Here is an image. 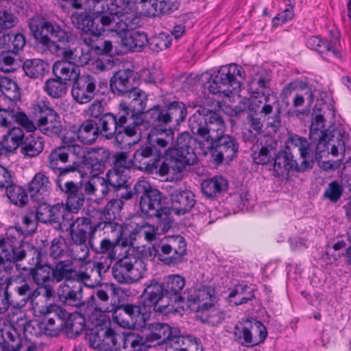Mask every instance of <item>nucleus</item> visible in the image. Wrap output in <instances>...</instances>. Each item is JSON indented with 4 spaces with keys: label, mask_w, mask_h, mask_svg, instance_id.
Instances as JSON below:
<instances>
[{
    "label": "nucleus",
    "mask_w": 351,
    "mask_h": 351,
    "mask_svg": "<svg viewBox=\"0 0 351 351\" xmlns=\"http://www.w3.org/2000/svg\"><path fill=\"white\" fill-rule=\"evenodd\" d=\"M160 261L168 266H175L182 262L186 253V243L183 237L173 235L161 241L156 251Z\"/></svg>",
    "instance_id": "nucleus-9"
},
{
    "label": "nucleus",
    "mask_w": 351,
    "mask_h": 351,
    "mask_svg": "<svg viewBox=\"0 0 351 351\" xmlns=\"http://www.w3.org/2000/svg\"><path fill=\"white\" fill-rule=\"evenodd\" d=\"M169 217H172V213L181 215L189 213L196 202L194 194L186 189L174 190L169 194Z\"/></svg>",
    "instance_id": "nucleus-21"
},
{
    "label": "nucleus",
    "mask_w": 351,
    "mask_h": 351,
    "mask_svg": "<svg viewBox=\"0 0 351 351\" xmlns=\"http://www.w3.org/2000/svg\"><path fill=\"white\" fill-rule=\"evenodd\" d=\"M99 128L93 120H86L81 124L77 131V138L85 144L94 143L99 136Z\"/></svg>",
    "instance_id": "nucleus-48"
},
{
    "label": "nucleus",
    "mask_w": 351,
    "mask_h": 351,
    "mask_svg": "<svg viewBox=\"0 0 351 351\" xmlns=\"http://www.w3.org/2000/svg\"><path fill=\"white\" fill-rule=\"evenodd\" d=\"M120 111L115 115L112 113H106L99 119L101 125L100 132L103 134L106 138H112L118 134V130L122 124H126L128 116L130 115V109L128 108L127 103L122 101L119 104Z\"/></svg>",
    "instance_id": "nucleus-16"
},
{
    "label": "nucleus",
    "mask_w": 351,
    "mask_h": 351,
    "mask_svg": "<svg viewBox=\"0 0 351 351\" xmlns=\"http://www.w3.org/2000/svg\"><path fill=\"white\" fill-rule=\"evenodd\" d=\"M274 101L269 103V97H265V104L261 106L262 101L257 99H252L248 103V113H254L258 115V112L268 121L267 125L276 131L280 126V108L278 107L276 111L274 112L275 106H278V99L274 97Z\"/></svg>",
    "instance_id": "nucleus-14"
},
{
    "label": "nucleus",
    "mask_w": 351,
    "mask_h": 351,
    "mask_svg": "<svg viewBox=\"0 0 351 351\" xmlns=\"http://www.w3.org/2000/svg\"><path fill=\"white\" fill-rule=\"evenodd\" d=\"M243 74L242 67L236 64L222 66L211 75L208 89L213 95L230 97L233 93L239 92L241 83L237 77L243 79Z\"/></svg>",
    "instance_id": "nucleus-6"
},
{
    "label": "nucleus",
    "mask_w": 351,
    "mask_h": 351,
    "mask_svg": "<svg viewBox=\"0 0 351 351\" xmlns=\"http://www.w3.org/2000/svg\"><path fill=\"white\" fill-rule=\"evenodd\" d=\"M307 169L302 163L299 165L291 153L282 151L275 156L273 170L276 177L287 178L290 171H304Z\"/></svg>",
    "instance_id": "nucleus-23"
},
{
    "label": "nucleus",
    "mask_w": 351,
    "mask_h": 351,
    "mask_svg": "<svg viewBox=\"0 0 351 351\" xmlns=\"http://www.w3.org/2000/svg\"><path fill=\"white\" fill-rule=\"evenodd\" d=\"M145 289L141 295L144 304L154 307L156 311L168 314L173 309V305L169 303L165 296L164 287L156 280H152L145 284Z\"/></svg>",
    "instance_id": "nucleus-11"
},
{
    "label": "nucleus",
    "mask_w": 351,
    "mask_h": 351,
    "mask_svg": "<svg viewBox=\"0 0 351 351\" xmlns=\"http://www.w3.org/2000/svg\"><path fill=\"white\" fill-rule=\"evenodd\" d=\"M84 156L82 145L71 143L59 146L48 156L49 167L60 178L77 171Z\"/></svg>",
    "instance_id": "nucleus-5"
},
{
    "label": "nucleus",
    "mask_w": 351,
    "mask_h": 351,
    "mask_svg": "<svg viewBox=\"0 0 351 351\" xmlns=\"http://www.w3.org/2000/svg\"><path fill=\"white\" fill-rule=\"evenodd\" d=\"M153 151L152 147L147 146L138 149L133 154V166L149 173L156 172L159 160L156 158H151Z\"/></svg>",
    "instance_id": "nucleus-30"
},
{
    "label": "nucleus",
    "mask_w": 351,
    "mask_h": 351,
    "mask_svg": "<svg viewBox=\"0 0 351 351\" xmlns=\"http://www.w3.org/2000/svg\"><path fill=\"white\" fill-rule=\"evenodd\" d=\"M228 188V181L221 176L204 180L202 183L203 193L208 197H217Z\"/></svg>",
    "instance_id": "nucleus-45"
},
{
    "label": "nucleus",
    "mask_w": 351,
    "mask_h": 351,
    "mask_svg": "<svg viewBox=\"0 0 351 351\" xmlns=\"http://www.w3.org/2000/svg\"><path fill=\"white\" fill-rule=\"evenodd\" d=\"M166 124L176 121L177 124L184 121L187 110L185 104L181 101H173L164 108Z\"/></svg>",
    "instance_id": "nucleus-47"
},
{
    "label": "nucleus",
    "mask_w": 351,
    "mask_h": 351,
    "mask_svg": "<svg viewBox=\"0 0 351 351\" xmlns=\"http://www.w3.org/2000/svg\"><path fill=\"white\" fill-rule=\"evenodd\" d=\"M95 78L90 75H81L73 84L71 95L79 104H86L92 101L99 90Z\"/></svg>",
    "instance_id": "nucleus-17"
},
{
    "label": "nucleus",
    "mask_w": 351,
    "mask_h": 351,
    "mask_svg": "<svg viewBox=\"0 0 351 351\" xmlns=\"http://www.w3.org/2000/svg\"><path fill=\"white\" fill-rule=\"evenodd\" d=\"M73 25L77 29H81L82 32L89 30L90 27L99 23L104 25H109L112 21L110 17L102 16L92 18L86 14L85 12L73 13L71 16Z\"/></svg>",
    "instance_id": "nucleus-37"
},
{
    "label": "nucleus",
    "mask_w": 351,
    "mask_h": 351,
    "mask_svg": "<svg viewBox=\"0 0 351 351\" xmlns=\"http://www.w3.org/2000/svg\"><path fill=\"white\" fill-rule=\"evenodd\" d=\"M131 99L130 107V112L134 113V116H141L147 105V94L140 88L132 89L126 95Z\"/></svg>",
    "instance_id": "nucleus-49"
},
{
    "label": "nucleus",
    "mask_w": 351,
    "mask_h": 351,
    "mask_svg": "<svg viewBox=\"0 0 351 351\" xmlns=\"http://www.w3.org/2000/svg\"><path fill=\"white\" fill-rule=\"evenodd\" d=\"M126 312L128 313L130 328H137L145 326L149 317L148 310L146 306L126 304Z\"/></svg>",
    "instance_id": "nucleus-41"
},
{
    "label": "nucleus",
    "mask_w": 351,
    "mask_h": 351,
    "mask_svg": "<svg viewBox=\"0 0 351 351\" xmlns=\"http://www.w3.org/2000/svg\"><path fill=\"white\" fill-rule=\"evenodd\" d=\"M289 143L290 146L298 148L302 163L310 168L315 161V154L313 152V145L309 143L306 138L300 136L297 134H290L289 136Z\"/></svg>",
    "instance_id": "nucleus-32"
},
{
    "label": "nucleus",
    "mask_w": 351,
    "mask_h": 351,
    "mask_svg": "<svg viewBox=\"0 0 351 351\" xmlns=\"http://www.w3.org/2000/svg\"><path fill=\"white\" fill-rule=\"evenodd\" d=\"M185 285V279L178 274L170 275L167 277L165 282L162 285L169 303L176 302L180 298V293Z\"/></svg>",
    "instance_id": "nucleus-35"
},
{
    "label": "nucleus",
    "mask_w": 351,
    "mask_h": 351,
    "mask_svg": "<svg viewBox=\"0 0 351 351\" xmlns=\"http://www.w3.org/2000/svg\"><path fill=\"white\" fill-rule=\"evenodd\" d=\"M134 71L130 69L119 70L112 77L110 86L113 93L118 95H127L132 89Z\"/></svg>",
    "instance_id": "nucleus-29"
},
{
    "label": "nucleus",
    "mask_w": 351,
    "mask_h": 351,
    "mask_svg": "<svg viewBox=\"0 0 351 351\" xmlns=\"http://www.w3.org/2000/svg\"><path fill=\"white\" fill-rule=\"evenodd\" d=\"M238 148V143L233 137L223 135L215 141L208 154H211L217 163H221L224 160H232L236 156Z\"/></svg>",
    "instance_id": "nucleus-22"
},
{
    "label": "nucleus",
    "mask_w": 351,
    "mask_h": 351,
    "mask_svg": "<svg viewBox=\"0 0 351 351\" xmlns=\"http://www.w3.org/2000/svg\"><path fill=\"white\" fill-rule=\"evenodd\" d=\"M141 3H149V14L156 16L168 14L178 8L176 0H141Z\"/></svg>",
    "instance_id": "nucleus-46"
},
{
    "label": "nucleus",
    "mask_w": 351,
    "mask_h": 351,
    "mask_svg": "<svg viewBox=\"0 0 351 351\" xmlns=\"http://www.w3.org/2000/svg\"><path fill=\"white\" fill-rule=\"evenodd\" d=\"M34 282L40 287H43L44 297L50 300L53 297L54 291L51 282L54 281L53 277V267L48 265H43L32 268L29 272Z\"/></svg>",
    "instance_id": "nucleus-24"
},
{
    "label": "nucleus",
    "mask_w": 351,
    "mask_h": 351,
    "mask_svg": "<svg viewBox=\"0 0 351 351\" xmlns=\"http://www.w3.org/2000/svg\"><path fill=\"white\" fill-rule=\"evenodd\" d=\"M306 45L309 49L320 53L326 60L330 61L331 57L341 58L339 51L332 45L331 43L319 36H308L306 38Z\"/></svg>",
    "instance_id": "nucleus-33"
},
{
    "label": "nucleus",
    "mask_w": 351,
    "mask_h": 351,
    "mask_svg": "<svg viewBox=\"0 0 351 351\" xmlns=\"http://www.w3.org/2000/svg\"><path fill=\"white\" fill-rule=\"evenodd\" d=\"M215 299V291L208 287L191 289L186 295L188 302L197 305V312H206L208 307L214 305Z\"/></svg>",
    "instance_id": "nucleus-26"
},
{
    "label": "nucleus",
    "mask_w": 351,
    "mask_h": 351,
    "mask_svg": "<svg viewBox=\"0 0 351 351\" xmlns=\"http://www.w3.org/2000/svg\"><path fill=\"white\" fill-rule=\"evenodd\" d=\"M44 145L41 138L32 134L25 138L21 145V152L26 157L38 156L43 150Z\"/></svg>",
    "instance_id": "nucleus-50"
},
{
    "label": "nucleus",
    "mask_w": 351,
    "mask_h": 351,
    "mask_svg": "<svg viewBox=\"0 0 351 351\" xmlns=\"http://www.w3.org/2000/svg\"><path fill=\"white\" fill-rule=\"evenodd\" d=\"M0 90L5 97L12 101H16L20 98V89L17 84L8 77L1 78Z\"/></svg>",
    "instance_id": "nucleus-62"
},
{
    "label": "nucleus",
    "mask_w": 351,
    "mask_h": 351,
    "mask_svg": "<svg viewBox=\"0 0 351 351\" xmlns=\"http://www.w3.org/2000/svg\"><path fill=\"white\" fill-rule=\"evenodd\" d=\"M57 184L66 198V208L71 212L77 213L84 204V185L80 182L73 181H67L62 184L60 178L58 179Z\"/></svg>",
    "instance_id": "nucleus-15"
},
{
    "label": "nucleus",
    "mask_w": 351,
    "mask_h": 351,
    "mask_svg": "<svg viewBox=\"0 0 351 351\" xmlns=\"http://www.w3.org/2000/svg\"><path fill=\"white\" fill-rule=\"evenodd\" d=\"M25 139V133L20 127H12L3 134L1 141V145L6 152L16 150Z\"/></svg>",
    "instance_id": "nucleus-43"
},
{
    "label": "nucleus",
    "mask_w": 351,
    "mask_h": 351,
    "mask_svg": "<svg viewBox=\"0 0 351 351\" xmlns=\"http://www.w3.org/2000/svg\"><path fill=\"white\" fill-rule=\"evenodd\" d=\"M48 69V64L41 59L26 60L23 64L25 74L30 78L36 79L44 75Z\"/></svg>",
    "instance_id": "nucleus-51"
},
{
    "label": "nucleus",
    "mask_w": 351,
    "mask_h": 351,
    "mask_svg": "<svg viewBox=\"0 0 351 351\" xmlns=\"http://www.w3.org/2000/svg\"><path fill=\"white\" fill-rule=\"evenodd\" d=\"M130 112L128 122L126 124H122L118 130V134L115 136V140L119 141V138H122V134H125L129 137L135 136L138 132L141 133V127L147 125L145 122L142 116H134V113Z\"/></svg>",
    "instance_id": "nucleus-44"
},
{
    "label": "nucleus",
    "mask_w": 351,
    "mask_h": 351,
    "mask_svg": "<svg viewBox=\"0 0 351 351\" xmlns=\"http://www.w3.org/2000/svg\"><path fill=\"white\" fill-rule=\"evenodd\" d=\"M197 154L203 155L197 136L192 137L189 133L182 132L178 136L173 147L166 151L165 160L169 162L174 172L180 173L186 166L195 164Z\"/></svg>",
    "instance_id": "nucleus-4"
},
{
    "label": "nucleus",
    "mask_w": 351,
    "mask_h": 351,
    "mask_svg": "<svg viewBox=\"0 0 351 351\" xmlns=\"http://www.w3.org/2000/svg\"><path fill=\"white\" fill-rule=\"evenodd\" d=\"M317 143L313 152L315 154V160L322 158V154L330 149L332 156H337L339 153H344L346 150L344 135L338 130L332 131L331 134L322 138L320 140H312Z\"/></svg>",
    "instance_id": "nucleus-19"
},
{
    "label": "nucleus",
    "mask_w": 351,
    "mask_h": 351,
    "mask_svg": "<svg viewBox=\"0 0 351 351\" xmlns=\"http://www.w3.org/2000/svg\"><path fill=\"white\" fill-rule=\"evenodd\" d=\"M15 232V229L10 227L5 234H0V269L6 272L12 270L15 263L26 256L23 242Z\"/></svg>",
    "instance_id": "nucleus-8"
},
{
    "label": "nucleus",
    "mask_w": 351,
    "mask_h": 351,
    "mask_svg": "<svg viewBox=\"0 0 351 351\" xmlns=\"http://www.w3.org/2000/svg\"><path fill=\"white\" fill-rule=\"evenodd\" d=\"M109 297L107 292L103 289H96L86 301L87 311L85 315L90 316L89 312L93 310H98L99 312H109L108 307L101 306L97 303V300H99L103 302L108 301Z\"/></svg>",
    "instance_id": "nucleus-56"
},
{
    "label": "nucleus",
    "mask_w": 351,
    "mask_h": 351,
    "mask_svg": "<svg viewBox=\"0 0 351 351\" xmlns=\"http://www.w3.org/2000/svg\"><path fill=\"white\" fill-rule=\"evenodd\" d=\"M324 113L315 114L312 119L310 127L309 137L311 140H320L322 138L331 134L325 125L326 119Z\"/></svg>",
    "instance_id": "nucleus-52"
},
{
    "label": "nucleus",
    "mask_w": 351,
    "mask_h": 351,
    "mask_svg": "<svg viewBox=\"0 0 351 351\" xmlns=\"http://www.w3.org/2000/svg\"><path fill=\"white\" fill-rule=\"evenodd\" d=\"M6 195L10 202L16 206H23L28 200L27 192L22 186L13 182L6 189Z\"/></svg>",
    "instance_id": "nucleus-59"
},
{
    "label": "nucleus",
    "mask_w": 351,
    "mask_h": 351,
    "mask_svg": "<svg viewBox=\"0 0 351 351\" xmlns=\"http://www.w3.org/2000/svg\"><path fill=\"white\" fill-rule=\"evenodd\" d=\"M84 156L80 164L86 163L91 169L90 173L97 176L102 173L106 162L110 156L108 150L104 147L87 149L83 146Z\"/></svg>",
    "instance_id": "nucleus-25"
},
{
    "label": "nucleus",
    "mask_w": 351,
    "mask_h": 351,
    "mask_svg": "<svg viewBox=\"0 0 351 351\" xmlns=\"http://www.w3.org/2000/svg\"><path fill=\"white\" fill-rule=\"evenodd\" d=\"M136 24L137 21H135V24L132 27L123 31H116L120 34L117 39V46H115L117 55L141 51L148 43L147 36L144 32L132 30Z\"/></svg>",
    "instance_id": "nucleus-12"
},
{
    "label": "nucleus",
    "mask_w": 351,
    "mask_h": 351,
    "mask_svg": "<svg viewBox=\"0 0 351 351\" xmlns=\"http://www.w3.org/2000/svg\"><path fill=\"white\" fill-rule=\"evenodd\" d=\"M125 171L112 168L106 173V180L112 189L118 191L121 188H127V176Z\"/></svg>",
    "instance_id": "nucleus-61"
},
{
    "label": "nucleus",
    "mask_w": 351,
    "mask_h": 351,
    "mask_svg": "<svg viewBox=\"0 0 351 351\" xmlns=\"http://www.w3.org/2000/svg\"><path fill=\"white\" fill-rule=\"evenodd\" d=\"M53 73L56 77L63 82H73L80 77V71L72 62L63 60L58 61L53 66Z\"/></svg>",
    "instance_id": "nucleus-39"
},
{
    "label": "nucleus",
    "mask_w": 351,
    "mask_h": 351,
    "mask_svg": "<svg viewBox=\"0 0 351 351\" xmlns=\"http://www.w3.org/2000/svg\"><path fill=\"white\" fill-rule=\"evenodd\" d=\"M117 243L111 241L108 238H104L101 240L99 245H95L93 242L90 240L89 244L91 249L97 254H101L105 258V265L103 263H98V267L101 269H108L112 261L117 258Z\"/></svg>",
    "instance_id": "nucleus-31"
},
{
    "label": "nucleus",
    "mask_w": 351,
    "mask_h": 351,
    "mask_svg": "<svg viewBox=\"0 0 351 351\" xmlns=\"http://www.w3.org/2000/svg\"><path fill=\"white\" fill-rule=\"evenodd\" d=\"M11 282L10 279L6 278L4 280H0V315L5 313L10 306H20L18 303L10 300V294L8 291Z\"/></svg>",
    "instance_id": "nucleus-58"
},
{
    "label": "nucleus",
    "mask_w": 351,
    "mask_h": 351,
    "mask_svg": "<svg viewBox=\"0 0 351 351\" xmlns=\"http://www.w3.org/2000/svg\"><path fill=\"white\" fill-rule=\"evenodd\" d=\"M106 178L93 175V177L84 184V191L87 195H93L104 198L111 191Z\"/></svg>",
    "instance_id": "nucleus-42"
},
{
    "label": "nucleus",
    "mask_w": 351,
    "mask_h": 351,
    "mask_svg": "<svg viewBox=\"0 0 351 351\" xmlns=\"http://www.w3.org/2000/svg\"><path fill=\"white\" fill-rule=\"evenodd\" d=\"M101 225L104 226V223L98 225L93 223L88 217H77L70 225L72 241L87 240L88 238L89 241H92V237L97 230V226L99 227Z\"/></svg>",
    "instance_id": "nucleus-28"
},
{
    "label": "nucleus",
    "mask_w": 351,
    "mask_h": 351,
    "mask_svg": "<svg viewBox=\"0 0 351 351\" xmlns=\"http://www.w3.org/2000/svg\"><path fill=\"white\" fill-rule=\"evenodd\" d=\"M5 48L3 50H7L12 53L17 54L23 49L25 45L26 40L25 36L20 33L18 34H5Z\"/></svg>",
    "instance_id": "nucleus-57"
},
{
    "label": "nucleus",
    "mask_w": 351,
    "mask_h": 351,
    "mask_svg": "<svg viewBox=\"0 0 351 351\" xmlns=\"http://www.w3.org/2000/svg\"><path fill=\"white\" fill-rule=\"evenodd\" d=\"M178 339L170 348L173 351H203L201 343L195 337L180 335Z\"/></svg>",
    "instance_id": "nucleus-55"
},
{
    "label": "nucleus",
    "mask_w": 351,
    "mask_h": 351,
    "mask_svg": "<svg viewBox=\"0 0 351 351\" xmlns=\"http://www.w3.org/2000/svg\"><path fill=\"white\" fill-rule=\"evenodd\" d=\"M82 5L86 10L110 17V28L114 31L132 27L138 21L134 3L130 0H82Z\"/></svg>",
    "instance_id": "nucleus-1"
},
{
    "label": "nucleus",
    "mask_w": 351,
    "mask_h": 351,
    "mask_svg": "<svg viewBox=\"0 0 351 351\" xmlns=\"http://www.w3.org/2000/svg\"><path fill=\"white\" fill-rule=\"evenodd\" d=\"M189 126L193 135L197 136L199 147L204 156L212 149L215 141L223 136L225 129L221 117L206 108L196 110L189 118Z\"/></svg>",
    "instance_id": "nucleus-2"
},
{
    "label": "nucleus",
    "mask_w": 351,
    "mask_h": 351,
    "mask_svg": "<svg viewBox=\"0 0 351 351\" xmlns=\"http://www.w3.org/2000/svg\"><path fill=\"white\" fill-rule=\"evenodd\" d=\"M138 261L134 256H125L117 261L112 267L113 278L121 284L130 285L143 277L137 267Z\"/></svg>",
    "instance_id": "nucleus-13"
},
{
    "label": "nucleus",
    "mask_w": 351,
    "mask_h": 351,
    "mask_svg": "<svg viewBox=\"0 0 351 351\" xmlns=\"http://www.w3.org/2000/svg\"><path fill=\"white\" fill-rule=\"evenodd\" d=\"M62 56L64 60L72 62L76 66H84L91 60L92 52L90 48L80 45L73 49H64Z\"/></svg>",
    "instance_id": "nucleus-38"
},
{
    "label": "nucleus",
    "mask_w": 351,
    "mask_h": 351,
    "mask_svg": "<svg viewBox=\"0 0 351 351\" xmlns=\"http://www.w3.org/2000/svg\"><path fill=\"white\" fill-rule=\"evenodd\" d=\"M51 183L43 173H36L29 184L28 191L32 199L37 202H45L50 195Z\"/></svg>",
    "instance_id": "nucleus-27"
},
{
    "label": "nucleus",
    "mask_w": 351,
    "mask_h": 351,
    "mask_svg": "<svg viewBox=\"0 0 351 351\" xmlns=\"http://www.w3.org/2000/svg\"><path fill=\"white\" fill-rule=\"evenodd\" d=\"M36 221L34 213L30 212L21 217L23 228L19 225H15L13 228L19 236L28 234L35 231L37 226Z\"/></svg>",
    "instance_id": "nucleus-63"
},
{
    "label": "nucleus",
    "mask_w": 351,
    "mask_h": 351,
    "mask_svg": "<svg viewBox=\"0 0 351 351\" xmlns=\"http://www.w3.org/2000/svg\"><path fill=\"white\" fill-rule=\"evenodd\" d=\"M106 27L108 30L114 31L110 28V25H104L102 23H99L94 25L93 27H90L89 30L82 31L80 36V40H82L81 45H82L84 47L90 48V51L92 52L95 51L96 52L97 49L99 48V36L102 32L105 31Z\"/></svg>",
    "instance_id": "nucleus-36"
},
{
    "label": "nucleus",
    "mask_w": 351,
    "mask_h": 351,
    "mask_svg": "<svg viewBox=\"0 0 351 351\" xmlns=\"http://www.w3.org/2000/svg\"><path fill=\"white\" fill-rule=\"evenodd\" d=\"M276 145L277 143L274 140H267L259 150L254 152L252 157L254 162L259 165L267 164L275 154Z\"/></svg>",
    "instance_id": "nucleus-54"
},
{
    "label": "nucleus",
    "mask_w": 351,
    "mask_h": 351,
    "mask_svg": "<svg viewBox=\"0 0 351 351\" xmlns=\"http://www.w3.org/2000/svg\"><path fill=\"white\" fill-rule=\"evenodd\" d=\"M29 27L38 46H41L43 52L57 53L61 50L57 42L65 43L70 40L66 31L55 21L41 17L32 18L29 20Z\"/></svg>",
    "instance_id": "nucleus-3"
},
{
    "label": "nucleus",
    "mask_w": 351,
    "mask_h": 351,
    "mask_svg": "<svg viewBox=\"0 0 351 351\" xmlns=\"http://www.w3.org/2000/svg\"><path fill=\"white\" fill-rule=\"evenodd\" d=\"M73 262L71 260L59 261L53 267V277L56 282H60L64 279L72 280L76 276V271L71 268Z\"/></svg>",
    "instance_id": "nucleus-53"
},
{
    "label": "nucleus",
    "mask_w": 351,
    "mask_h": 351,
    "mask_svg": "<svg viewBox=\"0 0 351 351\" xmlns=\"http://www.w3.org/2000/svg\"><path fill=\"white\" fill-rule=\"evenodd\" d=\"M82 282L75 280L64 281L57 290V294L62 302L77 307L86 306V302H82Z\"/></svg>",
    "instance_id": "nucleus-20"
},
{
    "label": "nucleus",
    "mask_w": 351,
    "mask_h": 351,
    "mask_svg": "<svg viewBox=\"0 0 351 351\" xmlns=\"http://www.w3.org/2000/svg\"><path fill=\"white\" fill-rule=\"evenodd\" d=\"M234 339L244 347H254L263 343L267 337L265 326L259 321H246L244 325L236 326Z\"/></svg>",
    "instance_id": "nucleus-10"
},
{
    "label": "nucleus",
    "mask_w": 351,
    "mask_h": 351,
    "mask_svg": "<svg viewBox=\"0 0 351 351\" xmlns=\"http://www.w3.org/2000/svg\"><path fill=\"white\" fill-rule=\"evenodd\" d=\"M150 333L147 338L149 343L154 341H160L157 343L158 346L161 343L165 344V350L173 351L170 349L173 342H176L180 337L181 331L177 327H171L167 324L153 323L149 326Z\"/></svg>",
    "instance_id": "nucleus-18"
},
{
    "label": "nucleus",
    "mask_w": 351,
    "mask_h": 351,
    "mask_svg": "<svg viewBox=\"0 0 351 351\" xmlns=\"http://www.w3.org/2000/svg\"><path fill=\"white\" fill-rule=\"evenodd\" d=\"M35 125L36 130L51 137L60 136L62 130L60 117L58 112L48 116L39 117Z\"/></svg>",
    "instance_id": "nucleus-34"
},
{
    "label": "nucleus",
    "mask_w": 351,
    "mask_h": 351,
    "mask_svg": "<svg viewBox=\"0 0 351 351\" xmlns=\"http://www.w3.org/2000/svg\"><path fill=\"white\" fill-rule=\"evenodd\" d=\"M306 100L308 106H311L314 101V95L312 89L306 84L294 95L293 105L298 108L304 105Z\"/></svg>",
    "instance_id": "nucleus-64"
},
{
    "label": "nucleus",
    "mask_w": 351,
    "mask_h": 351,
    "mask_svg": "<svg viewBox=\"0 0 351 351\" xmlns=\"http://www.w3.org/2000/svg\"><path fill=\"white\" fill-rule=\"evenodd\" d=\"M45 90L47 94L53 98L64 97L67 91V83L56 77L45 82Z\"/></svg>",
    "instance_id": "nucleus-60"
},
{
    "label": "nucleus",
    "mask_w": 351,
    "mask_h": 351,
    "mask_svg": "<svg viewBox=\"0 0 351 351\" xmlns=\"http://www.w3.org/2000/svg\"><path fill=\"white\" fill-rule=\"evenodd\" d=\"M174 138V132L171 129L161 130L153 128L147 135V142L149 147L166 148L169 144H172Z\"/></svg>",
    "instance_id": "nucleus-40"
},
{
    "label": "nucleus",
    "mask_w": 351,
    "mask_h": 351,
    "mask_svg": "<svg viewBox=\"0 0 351 351\" xmlns=\"http://www.w3.org/2000/svg\"><path fill=\"white\" fill-rule=\"evenodd\" d=\"M143 186L145 191L139 202L141 214L145 217H156L162 230H168L173 220L172 217H169L168 206L160 208L162 193L156 189H147L144 185Z\"/></svg>",
    "instance_id": "nucleus-7"
}]
</instances>
